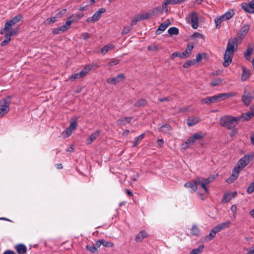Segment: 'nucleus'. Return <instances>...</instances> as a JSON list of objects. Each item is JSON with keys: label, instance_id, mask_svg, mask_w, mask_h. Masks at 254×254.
I'll return each mask as SVG.
<instances>
[{"label": "nucleus", "instance_id": "obj_58", "mask_svg": "<svg viewBox=\"0 0 254 254\" xmlns=\"http://www.w3.org/2000/svg\"><path fill=\"white\" fill-rule=\"evenodd\" d=\"M202 136L199 133H195L192 136L194 141L195 142L196 140H199L202 138Z\"/></svg>", "mask_w": 254, "mask_h": 254}, {"label": "nucleus", "instance_id": "obj_50", "mask_svg": "<svg viewBox=\"0 0 254 254\" xmlns=\"http://www.w3.org/2000/svg\"><path fill=\"white\" fill-rule=\"evenodd\" d=\"M202 55L206 56V54L204 53H202V54H198L196 55V59H193L194 60L195 63H199V62L201 61V60L202 59Z\"/></svg>", "mask_w": 254, "mask_h": 254}, {"label": "nucleus", "instance_id": "obj_29", "mask_svg": "<svg viewBox=\"0 0 254 254\" xmlns=\"http://www.w3.org/2000/svg\"><path fill=\"white\" fill-rule=\"evenodd\" d=\"M190 233L193 236H198L200 234V230L196 225L193 224L190 229Z\"/></svg>", "mask_w": 254, "mask_h": 254}, {"label": "nucleus", "instance_id": "obj_10", "mask_svg": "<svg viewBox=\"0 0 254 254\" xmlns=\"http://www.w3.org/2000/svg\"><path fill=\"white\" fill-rule=\"evenodd\" d=\"M241 7L246 12L250 13H254V0L248 3L244 2L241 4Z\"/></svg>", "mask_w": 254, "mask_h": 254}, {"label": "nucleus", "instance_id": "obj_46", "mask_svg": "<svg viewBox=\"0 0 254 254\" xmlns=\"http://www.w3.org/2000/svg\"><path fill=\"white\" fill-rule=\"evenodd\" d=\"M57 21L56 17H51L47 19V20L44 22L45 24H49L51 23H53Z\"/></svg>", "mask_w": 254, "mask_h": 254}, {"label": "nucleus", "instance_id": "obj_30", "mask_svg": "<svg viewBox=\"0 0 254 254\" xmlns=\"http://www.w3.org/2000/svg\"><path fill=\"white\" fill-rule=\"evenodd\" d=\"M185 187L186 188H190L193 190H195L197 189L196 179L186 183L185 184Z\"/></svg>", "mask_w": 254, "mask_h": 254}, {"label": "nucleus", "instance_id": "obj_18", "mask_svg": "<svg viewBox=\"0 0 254 254\" xmlns=\"http://www.w3.org/2000/svg\"><path fill=\"white\" fill-rule=\"evenodd\" d=\"M233 54H230L225 52L224 56V62L223 65L224 67H227L231 63L232 57Z\"/></svg>", "mask_w": 254, "mask_h": 254}, {"label": "nucleus", "instance_id": "obj_59", "mask_svg": "<svg viewBox=\"0 0 254 254\" xmlns=\"http://www.w3.org/2000/svg\"><path fill=\"white\" fill-rule=\"evenodd\" d=\"M89 6V4L87 3V1L83 2L80 8V10H86L87 9V7Z\"/></svg>", "mask_w": 254, "mask_h": 254}, {"label": "nucleus", "instance_id": "obj_36", "mask_svg": "<svg viewBox=\"0 0 254 254\" xmlns=\"http://www.w3.org/2000/svg\"><path fill=\"white\" fill-rule=\"evenodd\" d=\"M149 17H136L132 19L131 22V26H133L135 25L137 22L140 21H142L145 19H147Z\"/></svg>", "mask_w": 254, "mask_h": 254}, {"label": "nucleus", "instance_id": "obj_49", "mask_svg": "<svg viewBox=\"0 0 254 254\" xmlns=\"http://www.w3.org/2000/svg\"><path fill=\"white\" fill-rule=\"evenodd\" d=\"M71 133L72 130L70 129V128L67 127L65 131L63 132L62 134L64 137H67L69 136L71 134Z\"/></svg>", "mask_w": 254, "mask_h": 254}, {"label": "nucleus", "instance_id": "obj_9", "mask_svg": "<svg viewBox=\"0 0 254 254\" xmlns=\"http://www.w3.org/2000/svg\"><path fill=\"white\" fill-rule=\"evenodd\" d=\"M125 77H126L124 74H120L113 78H108L107 79V82L110 84H116L123 81L125 78Z\"/></svg>", "mask_w": 254, "mask_h": 254}, {"label": "nucleus", "instance_id": "obj_40", "mask_svg": "<svg viewBox=\"0 0 254 254\" xmlns=\"http://www.w3.org/2000/svg\"><path fill=\"white\" fill-rule=\"evenodd\" d=\"M145 136V133H143L142 134H141V135H140L139 136L136 137V138H135V140L133 142V147H136L137 144H138V142L141 140L142 139H143V138Z\"/></svg>", "mask_w": 254, "mask_h": 254}, {"label": "nucleus", "instance_id": "obj_55", "mask_svg": "<svg viewBox=\"0 0 254 254\" xmlns=\"http://www.w3.org/2000/svg\"><path fill=\"white\" fill-rule=\"evenodd\" d=\"M235 15V12L233 9H231L228 10L224 14H222L221 16H234Z\"/></svg>", "mask_w": 254, "mask_h": 254}, {"label": "nucleus", "instance_id": "obj_51", "mask_svg": "<svg viewBox=\"0 0 254 254\" xmlns=\"http://www.w3.org/2000/svg\"><path fill=\"white\" fill-rule=\"evenodd\" d=\"M247 191L248 193H252L254 192V182L250 185L247 188Z\"/></svg>", "mask_w": 254, "mask_h": 254}, {"label": "nucleus", "instance_id": "obj_62", "mask_svg": "<svg viewBox=\"0 0 254 254\" xmlns=\"http://www.w3.org/2000/svg\"><path fill=\"white\" fill-rule=\"evenodd\" d=\"M208 193H206L205 191H204V192L203 193H200L199 194V198L201 199V200H205V198L207 197V194Z\"/></svg>", "mask_w": 254, "mask_h": 254}, {"label": "nucleus", "instance_id": "obj_26", "mask_svg": "<svg viewBox=\"0 0 254 254\" xmlns=\"http://www.w3.org/2000/svg\"><path fill=\"white\" fill-rule=\"evenodd\" d=\"M148 236L147 233L144 230H142L140 231L136 236L135 237V241L136 242H140L142 241V240L147 237Z\"/></svg>", "mask_w": 254, "mask_h": 254}, {"label": "nucleus", "instance_id": "obj_16", "mask_svg": "<svg viewBox=\"0 0 254 254\" xmlns=\"http://www.w3.org/2000/svg\"><path fill=\"white\" fill-rule=\"evenodd\" d=\"M200 121V119L198 117H189L187 120V124L189 127H192L199 123Z\"/></svg>", "mask_w": 254, "mask_h": 254}, {"label": "nucleus", "instance_id": "obj_22", "mask_svg": "<svg viewBox=\"0 0 254 254\" xmlns=\"http://www.w3.org/2000/svg\"><path fill=\"white\" fill-rule=\"evenodd\" d=\"M185 0H165L163 3L164 4V7L168 9V6L169 4L174 5L179 4Z\"/></svg>", "mask_w": 254, "mask_h": 254}, {"label": "nucleus", "instance_id": "obj_37", "mask_svg": "<svg viewBox=\"0 0 254 254\" xmlns=\"http://www.w3.org/2000/svg\"><path fill=\"white\" fill-rule=\"evenodd\" d=\"M168 33L171 36L177 35L179 34V29L177 27H172L168 29Z\"/></svg>", "mask_w": 254, "mask_h": 254}, {"label": "nucleus", "instance_id": "obj_27", "mask_svg": "<svg viewBox=\"0 0 254 254\" xmlns=\"http://www.w3.org/2000/svg\"><path fill=\"white\" fill-rule=\"evenodd\" d=\"M253 46L251 45H249L247 48V51L244 53V56L247 60H250L251 55L253 53Z\"/></svg>", "mask_w": 254, "mask_h": 254}, {"label": "nucleus", "instance_id": "obj_60", "mask_svg": "<svg viewBox=\"0 0 254 254\" xmlns=\"http://www.w3.org/2000/svg\"><path fill=\"white\" fill-rule=\"evenodd\" d=\"M120 61L118 59H115L108 63V65L110 66L116 65L119 64Z\"/></svg>", "mask_w": 254, "mask_h": 254}, {"label": "nucleus", "instance_id": "obj_11", "mask_svg": "<svg viewBox=\"0 0 254 254\" xmlns=\"http://www.w3.org/2000/svg\"><path fill=\"white\" fill-rule=\"evenodd\" d=\"M164 11L166 13L168 11L167 8L164 7V4L163 3L162 6H158L157 7L151 10V12H148L146 13L145 16H152V15H158L161 14L162 12Z\"/></svg>", "mask_w": 254, "mask_h": 254}, {"label": "nucleus", "instance_id": "obj_39", "mask_svg": "<svg viewBox=\"0 0 254 254\" xmlns=\"http://www.w3.org/2000/svg\"><path fill=\"white\" fill-rule=\"evenodd\" d=\"M216 235L215 233L212 230H211L209 235L205 236L204 240L207 241L212 240L215 238Z\"/></svg>", "mask_w": 254, "mask_h": 254}, {"label": "nucleus", "instance_id": "obj_64", "mask_svg": "<svg viewBox=\"0 0 254 254\" xmlns=\"http://www.w3.org/2000/svg\"><path fill=\"white\" fill-rule=\"evenodd\" d=\"M213 231H214V232L215 233V234H216L217 233L220 232L221 230L219 226V225H217L216 226H215V227H214L212 229Z\"/></svg>", "mask_w": 254, "mask_h": 254}, {"label": "nucleus", "instance_id": "obj_19", "mask_svg": "<svg viewBox=\"0 0 254 254\" xmlns=\"http://www.w3.org/2000/svg\"><path fill=\"white\" fill-rule=\"evenodd\" d=\"M198 17H186L188 22L190 21L191 25L193 29L197 28L198 26Z\"/></svg>", "mask_w": 254, "mask_h": 254}, {"label": "nucleus", "instance_id": "obj_33", "mask_svg": "<svg viewBox=\"0 0 254 254\" xmlns=\"http://www.w3.org/2000/svg\"><path fill=\"white\" fill-rule=\"evenodd\" d=\"M196 183H197V188L198 186H200L201 188H203L204 189V191H205L206 193H208V188L206 187V185L205 184V182L203 180L201 181L200 179L198 178L196 179Z\"/></svg>", "mask_w": 254, "mask_h": 254}, {"label": "nucleus", "instance_id": "obj_3", "mask_svg": "<svg viewBox=\"0 0 254 254\" xmlns=\"http://www.w3.org/2000/svg\"><path fill=\"white\" fill-rule=\"evenodd\" d=\"M232 96L233 94L231 93H220L212 97L205 98L202 101V104H209L210 103H213L215 102L221 101L228 98L232 97Z\"/></svg>", "mask_w": 254, "mask_h": 254}, {"label": "nucleus", "instance_id": "obj_20", "mask_svg": "<svg viewBox=\"0 0 254 254\" xmlns=\"http://www.w3.org/2000/svg\"><path fill=\"white\" fill-rule=\"evenodd\" d=\"M193 48V45L192 44H189L185 51V52L182 53V58H186L189 57L191 53V51Z\"/></svg>", "mask_w": 254, "mask_h": 254}, {"label": "nucleus", "instance_id": "obj_13", "mask_svg": "<svg viewBox=\"0 0 254 254\" xmlns=\"http://www.w3.org/2000/svg\"><path fill=\"white\" fill-rule=\"evenodd\" d=\"M254 116V114L252 111L245 113L243 114L241 116L237 117L239 122V121H248L253 118Z\"/></svg>", "mask_w": 254, "mask_h": 254}, {"label": "nucleus", "instance_id": "obj_15", "mask_svg": "<svg viewBox=\"0 0 254 254\" xmlns=\"http://www.w3.org/2000/svg\"><path fill=\"white\" fill-rule=\"evenodd\" d=\"M237 195V192L234 191L233 192L226 193L224 194L222 202L224 203L229 201L231 199L236 197Z\"/></svg>", "mask_w": 254, "mask_h": 254}, {"label": "nucleus", "instance_id": "obj_48", "mask_svg": "<svg viewBox=\"0 0 254 254\" xmlns=\"http://www.w3.org/2000/svg\"><path fill=\"white\" fill-rule=\"evenodd\" d=\"M100 17H89L86 20V21L88 23H90V22L94 23V22L97 21L99 19Z\"/></svg>", "mask_w": 254, "mask_h": 254}, {"label": "nucleus", "instance_id": "obj_35", "mask_svg": "<svg viewBox=\"0 0 254 254\" xmlns=\"http://www.w3.org/2000/svg\"><path fill=\"white\" fill-rule=\"evenodd\" d=\"M114 46L112 44H108L104 46L101 49V53L103 55L106 54L109 50L113 49Z\"/></svg>", "mask_w": 254, "mask_h": 254}, {"label": "nucleus", "instance_id": "obj_56", "mask_svg": "<svg viewBox=\"0 0 254 254\" xmlns=\"http://www.w3.org/2000/svg\"><path fill=\"white\" fill-rule=\"evenodd\" d=\"M194 142L192 136L191 137H190L189 139H188L187 140V141H186L185 142V144H186V146L185 147H189V145H190V144H193V143Z\"/></svg>", "mask_w": 254, "mask_h": 254}, {"label": "nucleus", "instance_id": "obj_6", "mask_svg": "<svg viewBox=\"0 0 254 254\" xmlns=\"http://www.w3.org/2000/svg\"><path fill=\"white\" fill-rule=\"evenodd\" d=\"M254 155H245L238 162L237 166L234 168H238V170L243 169L245 166L250 163L254 158Z\"/></svg>", "mask_w": 254, "mask_h": 254}, {"label": "nucleus", "instance_id": "obj_17", "mask_svg": "<svg viewBox=\"0 0 254 254\" xmlns=\"http://www.w3.org/2000/svg\"><path fill=\"white\" fill-rule=\"evenodd\" d=\"M251 75V71L245 66H242V74L241 75V80L243 81H246Z\"/></svg>", "mask_w": 254, "mask_h": 254}, {"label": "nucleus", "instance_id": "obj_4", "mask_svg": "<svg viewBox=\"0 0 254 254\" xmlns=\"http://www.w3.org/2000/svg\"><path fill=\"white\" fill-rule=\"evenodd\" d=\"M254 99V90L250 87H246L242 96V101L247 106H249Z\"/></svg>", "mask_w": 254, "mask_h": 254}, {"label": "nucleus", "instance_id": "obj_34", "mask_svg": "<svg viewBox=\"0 0 254 254\" xmlns=\"http://www.w3.org/2000/svg\"><path fill=\"white\" fill-rule=\"evenodd\" d=\"M147 101L144 99H140L134 104V106L137 108L144 107L147 104Z\"/></svg>", "mask_w": 254, "mask_h": 254}, {"label": "nucleus", "instance_id": "obj_23", "mask_svg": "<svg viewBox=\"0 0 254 254\" xmlns=\"http://www.w3.org/2000/svg\"><path fill=\"white\" fill-rule=\"evenodd\" d=\"M100 131L96 130L92 133L90 136L87 139L86 143L87 144H91L96 138L97 137L99 136Z\"/></svg>", "mask_w": 254, "mask_h": 254}, {"label": "nucleus", "instance_id": "obj_45", "mask_svg": "<svg viewBox=\"0 0 254 254\" xmlns=\"http://www.w3.org/2000/svg\"><path fill=\"white\" fill-rule=\"evenodd\" d=\"M190 38L192 39L201 38L202 39H204L203 36L198 32L194 33L192 35L190 36Z\"/></svg>", "mask_w": 254, "mask_h": 254}, {"label": "nucleus", "instance_id": "obj_53", "mask_svg": "<svg viewBox=\"0 0 254 254\" xmlns=\"http://www.w3.org/2000/svg\"><path fill=\"white\" fill-rule=\"evenodd\" d=\"M106 11V9L104 8H101L98 9L93 16H100L101 14L104 13Z\"/></svg>", "mask_w": 254, "mask_h": 254}, {"label": "nucleus", "instance_id": "obj_42", "mask_svg": "<svg viewBox=\"0 0 254 254\" xmlns=\"http://www.w3.org/2000/svg\"><path fill=\"white\" fill-rule=\"evenodd\" d=\"M86 249L88 251H89L92 253H95L98 250L97 248L94 245H92V246L87 245L86 247Z\"/></svg>", "mask_w": 254, "mask_h": 254}, {"label": "nucleus", "instance_id": "obj_44", "mask_svg": "<svg viewBox=\"0 0 254 254\" xmlns=\"http://www.w3.org/2000/svg\"><path fill=\"white\" fill-rule=\"evenodd\" d=\"M221 81L222 80L220 78H217L211 82L210 85L212 86H215L219 85L221 82Z\"/></svg>", "mask_w": 254, "mask_h": 254}, {"label": "nucleus", "instance_id": "obj_12", "mask_svg": "<svg viewBox=\"0 0 254 254\" xmlns=\"http://www.w3.org/2000/svg\"><path fill=\"white\" fill-rule=\"evenodd\" d=\"M171 24V22L169 19H167L164 22L161 23L157 30L155 32L156 35L160 34L162 32L164 31Z\"/></svg>", "mask_w": 254, "mask_h": 254}, {"label": "nucleus", "instance_id": "obj_8", "mask_svg": "<svg viewBox=\"0 0 254 254\" xmlns=\"http://www.w3.org/2000/svg\"><path fill=\"white\" fill-rule=\"evenodd\" d=\"M4 37V40L0 43L1 46H5L7 45L11 40V37L15 36L17 34L16 30H12L10 31H7L5 32Z\"/></svg>", "mask_w": 254, "mask_h": 254}, {"label": "nucleus", "instance_id": "obj_63", "mask_svg": "<svg viewBox=\"0 0 254 254\" xmlns=\"http://www.w3.org/2000/svg\"><path fill=\"white\" fill-rule=\"evenodd\" d=\"M82 37L84 40H87L90 37V36L88 33H84L82 34Z\"/></svg>", "mask_w": 254, "mask_h": 254}, {"label": "nucleus", "instance_id": "obj_31", "mask_svg": "<svg viewBox=\"0 0 254 254\" xmlns=\"http://www.w3.org/2000/svg\"><path fill=\"white\" fill-rule=\"evenodd\" d=\"M235 42H233L232 43L230 41L228 42L225 52L229 53L230 54H233L234 52Z\"/></svg>", "mask_w": 254, "mask_h": 254}, {"label": "nucleus", "instance_id": "obj_47", "mask_svg": "<svg viewBox=\"0 0 254 254\" xmlns=\"http://www.w3.org/2000/svg\"><path fill=\"white\" fill-rule=\"evenodd\" d=\"M176 57H180V58H182V54L180 53V52H176L174 53H173L170 57V59L171 60H174V59Z\"/></svg>", "mask_w": 254, "mask_h": 254}, {"label": "nucleus", "instance_id": "obj_21", "mask_svg": "<svg viewBox=\"0 0 254 254\" xmlns=\"http://www.w3.org/2000/svg\"><path fill=\"white\" fill-rule=\"evenodd\" d=\"M232 17H217L215 19V27L216 28H220L221 22L230 19Z\"/></svg>", "mask_w": 254, "mask_h": 254}, {"label": "nucleus", "instance_id": "obj_25", "mask_svg": "<svg viewBox=\"0 0 254 254\" xmlns=\"http://www.w3.org/2000/svg\"><path fill=\"white\" fill-rule=\"evenodd\" d=\"M172 130V127L168 124L162 126L159 128V131L164 134L169 133Z\"/></svg>", "mask_w": 254, "mask_h": 254}, {"label": "nucleus", "instance_id": "obj_5", "mask_svg": "<svg viewBox=\"0 0 254 254\" xmlns=\"http://www.w3.org/2000/svg\"><path fill=\"white\" fill-rule=\"evenodd\" d=\"M11 98L8 96L0 101V117H3L9 111V106L11 102Z\"/></svg>", "mask_w": 254, "mask_h": 254}, {"label": "nucleus", "instance_id": "obj_57", "mask_svg": "<svg viewBox=\"0 0 254 254\" xmlns=\"http://www.w3.org/2000/svg\"><path fill=\"white\" fill-rule=\"evenodd\" d=\"M80 78H81L80 77V75L78 74V73H76L74 74H72L69 77V79L71 80H75L76 79H80Z\"/></svg>", "mask_w": 254, "mask_h": 254}, {"label": "nucleus", "instance_id": "obj_1", "mask_svg": "<svg viewBox=\"0 0 254 254\" xmlns=\"http://www.w3.org/2000/svg\"><path fill=\"white\" fill-rule=\"evenodd\" d=\"M22 17H13L11 19L6 21L4 24V28H2L0 31V34H4L7 31L12 30H16L17 34L19 32V26H16L15 27L14 26L20 21Z\"/></svg>", "mask_w": 254, "mask_h": 254}, {"label": "nucleus", "instance_id": "obj_52", "mask_svg": "<svg viewBox=\"0 0 254 254\" xmlns=\"http://www.w3.org/2000/svg\"><path fill=\"white\" fill-rule=\"evenodd\" d=\"M102 242L103 243L102 244V245H103L105 247L111 248L114 246L113 243L111 242H107L104 240L103 239H102Z\"/></svg>", "mask_w": 254, "mask_h": 254}, {"label": "nucleus", "instance_id": "obj_28", "mask_svg": "<svg viewBox=\"0 0 254 254\" xmlns=\"http://www.w3.org/2000/svg\"><path fill=\"white\" fill-rule=\"evenodd\" d=\"M91 69L92 66L91 65H87L85 66L79 72H78L80 75V77L82 78L84 77Z\"/></svg>", "mask_w": 254, "mask_h": 254}, {"label": "nucleus", "instance_id": "obj_14", "mask_svg": "<svg viewBox=\"0 0 254 254\" xmlns=\"http://www.w3.org/2000/svg\"><path fill=\"white\" fill-rule=\"evenodd\" d=\"M240 170H238V168H234L231 175L227 179L226 181L229 183H233L238 178Z\"/></svg>", "mask_w": 254, "mask_h": 254}, {"label": "nucleus", "instance_id": "obj_41", "mask_svg": "<svg viewBox=\"0 0 254 254\" xmlns=\"http://www.w3.org/2000/svg\"><path fill=\"white\" fill-rule=\"evenodd\" d=\"M195 64V62L194 60H191L190 61H188L187 62H185L183 65V67L185 68H188L190 65H193Z\"/></svg>", "mask_w": 254, "mask_h": 254}, {"label": "nucleus", "instance_id": "obj_32", "mask_svg": "<svg viewBox=\"0 0 254 254\" xmlns=\"http://www.w3.org/2000/svg\"><path fill=\"white\" fill-rule=\"evenodd\" d=\"M250 29V26L248 25L243 26L240 31V37L244 38L245 35L248 33Z\"/></svg>", "mask_w": 254, "mask_h": 254}, {"label": "nucleus", "instance_id": "obj_38", "mask_svg": "<svg viewBox=\"0 0 254 254\" xmlns=\"http://www.w3.org/2000/svg\"><path fill=\"white\" fill-rule=\"evenodd\" d=\"M217 176V175H213L209 177L208 178L206 179H203V180L205 182L206 185H209L210 183L212 182L216 178V177Z\"/></svg>", "mask_w": 254, "mask_h": 254}, {"label": "nucleus", "instance_id": "obj_61", "mask_svg": "<svg viewBox=\"0 0 254 254\" xmlns=\"http://www.w3.org/2000/svg\"><path fill=\"white\" fill-rule=\"evenodd\" d=\"M69 128H70V129L72 130V129H75L76 128V122H73L70 123V125L69 127H68Z\"/></svg>", "mask_w": 254, "mask_h": 254}, {"label": "nucleus", "instance_id": "obj_7", "mask_svg": "<svg viewBox=\"0 0 254 254\" xmlns=\"http://www.w3.org/2000/svg\"><path fill=\"white\" fill-rule=\"evenodd\" d=\"M73 22V20H68L66 22L64 25H63L58 28H55L53 30V34L54 35H57L61 32L67 31L70 27L71 23Z\"/></svg>", "mask_w": 254, "mask_h": 254}, {"label": "nucleus", "instance_id": "obj_54", "mask_svg": "<svg viewBox=\"0 0 254 254\" xmlns=\"http://www.w3.org/2000/svg\"><path fill=\"white\" fill-rule=\"evenodd\" d=\"M131 30V28L130 26H127L124 27V29L122 32V34L124 35L128 33L130 30Z\"/></svg>", "mask_w": 254, "mask_h": 254}, {"label": "nucleus", "instance_id": "obj_43", "mask_svg": "<svg viewBox=\"0 0 254 254\" xmlns=\"http://www.w3.org/2000/svg\"><path fill=\"white\" fill-rule=\"evenodd\" d=\"M230 224H231L230 221H227L226 222L221 223L218 225H219L221 230H223L225 228H228L230 226Z\"/></svg>", "mask_w": 254, "mask_h": 254}, {"label": "nucleus", "instance_id": "obj_2", "mask_svg": "<svg viewBox=\"0 0 254 254\" xmlns=\"http://www.w3.org/2000/svg\"><path fill=\"white\" fill-rule=\"evenodd\" d=\"M239 120L237 117L231 116L222 117L219 121L220 125L229 129H233L238 124Z\"/></svg>", "mask_w": 254, "mask_h": 254}, {"label": "nucleus", "instance_id": "obj_24", "mask_svg": "<svg viewBox=\"0 0 254 254\" xmlns=\"http://www.w3.org/2000/svg\"><path fill=\"white\" fill-rule=\"evenodd\" d=\"M15 249L18 254H24L26 253L27 248L22 244H19L15 246Z\"/></svg>", "mask_w": 254, "mask_h": 254}]
</instances>
